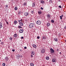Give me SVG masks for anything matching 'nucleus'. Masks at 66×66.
<instances>
[{"label":"nucleus","instance_id":"393cba45","mask_svg":"<svg viewBox=\"0 0 66 66\" xmlns=\"http://www.w3.org/2000/svg\"><path fill=\"white\" fill-rule=\"evenodd\" d=\"M9 39L11 40H12V37L10 38Z\"/></svg>","mask_w":66,"mask_h":66},{"label":"nucleus","instance_id":"e433bc0d","mask_svg":"<svg viewBox=\"0 0 66 66\" xmlns=\"http://www.w3.org/2000/svg\"><path fill=\"white\" fill-rule=\"evenodd\" d=\"M6 23L7 24H9V23L8 22H7V21L6 22Z\"/></svg>","mask_w":66,"mask_h":66},{"label":"nucleus","instance_id":"37998d69","mask_svg":"<svg viewBox=\"0 0 66 66\" xmlns=\"http://www.w3.org/2000/svg\"><path fill=\"white\" fill-rule=\"evenodd\" d=\"M32 55V54L31 55V57H33V55Z\"/></svg>","mask_w":66,"mask_h":66},{"label":"nucleus","instance_id":"a878e982","mask_svg":"<svg viewBox=\"0 0 66 66\" xmlns=\"http://www.w3.org/2000/svg\"><path fill=\"white\" fill-rule=\"evenodd\" d=\"M5 60L7 61V60H8V57H6L5 58Z\"/></svg>","mask_w":66,"mask_h":66},{"label":"nucleus","instance_id":"f257e3e1","mask_svg":"<svg viewBox=\"0 0 66 66\" xmlns=\"http://www.w3.org/2000/svg\"><path fill=\"white\" fill-rule=\"evenodd\" d=\"M35 24L34 23H31L29 24V27L30 28H33L35 26Z\"/></svg>","mask_w":66,"mask_h":66},{"label":"nucleus","instance_id":"5fc2aeb1","mask_svg":"<svg viewBox=\"0 0 66 66\" xmlns=\"http://www.w3.org/2000/svg\"><path fill=\"white\" fill-rule=\"evenodd\" d=\"M0 42H1V40H0Z\"/></svg>","mask_w":66,"mask_h":66},{"label":"nucleus","instance_id":"6e6d98bb","mask_svg":"<svg viewBox=\"0 0 66 66\" xmlns=\"http://www.w3.org/2000/svg\"><path fill=\"white\" fill-rule=\"evenodd\" d=\"M20 51H21V50H20Z\"/></svg>","mask_w":66,"mask_h":66},{"label":"nucleus","instance_id":"72a5a7b5","mask_svg":"<svg viewBox=\"0 0 66 66\" xmlns=\"http://www.w3.org/2000/svg\"><path fill=\"white\" fill-rule=\"evenodd\" d=\"M21 13V12H20V11L18 12V13H19V14H20Z\"/></svg>","mask_w":66,"mask_h":66},{"label":"nucleus","instance_id":"5701e85b","mask_svg":"<svg viewBox=\"0 0 66 66\" xmlns=\"http://www.w3.org/2000/svg\"><path fill=\"white\" fill-rule=\"evenodd\" d=\"M2 65L3 66H5V63H3L2 64Z\"/></svg>","mask_w":66,"mask_h":66},{"label":"nucleus","instance_id":"cd10ccee","mask_svg":"<svg viewBox=\"0 0 66 66\" xmlns=\"http://www.w3.org/2000/svg\"><path fill=\"white\" fill-rule=\"evenodd\" d=\"M60 19H62V18H63V17H62V16H60Z\"/></svg>","mask_w":66,"mask_h":66},{"label":"nucleus","instance_id":"3c124183","mask_svg":"<svg viewBox=\"0 0 66 66\" xmlns=\"http://www.w3.org/2000/svg\"><path fill=\"white\" fill-rule=\"evenodd\" d=\"M58 1H59V2H60L61 1V0H59Z\"/></svg>","mask_w":66,"mask_h":66},{"label":"nucleus","instance_id":"de8ad7c7","mask_svg":"<svg viewBox=\"0 0 66 66\" xmlns=\"http://www.w3.org/2000/svg\"><path fill=\"white\" fill-rule=\"evenodd\" d=\"M18 21H19V22H20V20H19Z\"/></svg>","mask_w":66,"mask_h":66},{"label":"nucleus","instance_id":"c9c22d12","mask_svg":"<svg viewBox=\"0 0 66 66\" xmlns=\"http://www.w3.org/2000/svg\"><path fill=\"white\" fill-rule=\"evenodd\" d=\"M39 36H38L37 37V38H38V39H39Z\"/></svg>","mask_w":66,"mask_h":66},{"label":"nucleus","instance_id":"bb28decb","mask_svg":"<svg viewBox=\"0 0 66 66\" xmlns=\"http://www.w3.org/2000/svg\"><path fill=\"white\" fill-rule=\"evenodd\" d=\"M49 3H52V0H50L49 1Z\"/></svg>","mask_w":66,"mask_h":66},{"label":"nucleus","instance_id":"2eb2a0df","mask_svg":"<svg viewBox=\"0 0 66 66\" xmlns=\"http://www.w3.org/2000/svg\"><path fill=\"white\" fill-rule=\"evenodd\" d=\"M38 13L39 14H41L42 13V12L41 11H39L38 12Z\"/></svg>","mask_w":66,"mask_h":66},{"label":"nucleus","instance_id":"f8f14e48","mask_svg":"<svg viewBox=\"0 0 66 66\" xmlns=\"http://www.w3.org/2000/svg\"><path fill=\"white\" fill-rule=\"evenodd\" d=\"M54 41H55V42H57V41H58V39H57V38H54Z\"/></svg>","mask_w":66,"mask_h":66},{"label":"nucleus","instance_id":"4be33fe9","mask_svg":"<svg viewBox=\"0 0 66 66\" xmlns=\"http://www.w3.org/2000/svg\"><path fill=\"white\" fill-rule=\"evenodd\" d=\"M18 9H17V7H15V8H14V9L15 10H17Z\"/></svg>","mask_w":66,"mask_h":66},{"label":"nucleus","instance_id":"49530a36","mask_svg":"<svg viewBox=\"0 0 66 66\" xmlns=\"http://www.w3.org/2000/svg\"><path fill=\"white\" fill-rule=\"evenodd\" d=\"M59 54H62V53H61V52H60L59 53Z\"/></svg>","mask_w":66,"mask_h":66},{"label":"nucleus","instance_id":"c756f323","mask_svg":"<svg viewBox=\"0 0 66 66\" xmlns=\"http://www.w3.org/2000/svg\"><path fill=\"white\" fill-rule=\"evenodd\" d=\"M17 56L18 57V58H19V57H20V55H18Z\"/></svg>","mask_w":66,"mask_h":66},{"label":"nucleus","instance_id":"aec40b11","mask_svg":"<svg viewBox=\"0 0 66 66\" xmlns=\"http://www.w3.org/2000/svg\"><path fill=\"white\" fill-rule=\"evenodd\" d=\"M14 22L15 24H16L17 22V21H14Z\"/></svg>","mask_w":66,"mask_h":66},{"label":"nucleus","instance_id":"1a4fd4ad","mask_svg":"<svg viewBox=\"0 0 66 66\" xmlns=\"http://www.w3.org/2000/svg\"><path fill=\"white\" fill-rule=\"evenodd\" d=\"M20 25L21 26H23V23L22 22H20L19 23Z\"/></svg>","mask_w":66,"mask_h":66},{"label":"nucleus","instance_id":"6e6552de","mask_svg":"<svg viewBox=\"0 0 66 66\" xmlns=\"http://www.w3.org/2000/svg\"><path fill=\"white\" fill-rule=\"evenodd\" d=\"M32 46H33L34 48L36 49L37 46L35 44H33L32 45Z\"/></svg>","mask_w":66,"mask_h":66},{"label":"nucleus","instance_id":"39448f33","mask_svg":"<svg viewBox=\"0 0 66 66\" xmlns=\"http://www.w3.org/2000/svg\"><path fill=\"white\" fill-rule=\"evenodd\" d=\"M24 15L27 16L29 15V13L28 12H25L24 13Z\"/></svg>","mask_w":66,"mask_h":66},{"label":"nucleus","instance_id":"a18cd8bd","mask_svg":"<svg viewBox=\"0 0 66 66\" xmlns=\"http://www.w3.org/2000/svg\"><path fill=\"white\" fill-rule=\"evenodd\" d=\"M22 19H21L20 20V21H22Z\"/></svg>","mask_w":66,"mask_h":66},{"label":"nucleus","instance_id":"7ed1b4c3","mask_svg":"<svg viewBox=\"0 0 66 66\" xmlns=\"http://www.w3.org/2000/svg\"><path fill=\"white\" fill-rule=\"evenodd\" d=\"M50 50L51 51V53H54V50H53V49L52 48H51L50 49Z\"/></svg>","mask_w":66,"mask_h":66},{"label":"nucleus","instance_id":"9b49d317","mask_svg":"<svg viewBox=\"0 0 66 66\" xmlns=\"http://www.w3.org/2000/svg\"><path fill=\"white\" fill-rule=\"evenodd\" d=\"M35 3H33L32 4V7H35Z\"/></svg>","mask_w":66,"mask_h":66},{"label":"nucleus","instance_id":"ea45409f","mask_svg":"<svg viewBox=\"0 0 66 66\" xmlns=\"http://www.w3.org/2000/svg\"><path fill=\"white\" fill-rule=\"evenodd\" d=\"M6 6L7 7H8V5H6Z\"/></svg>","mask_w":66,"mask_h":66},{"label":"nucleus","instance_id":"8fccbe9b","mask_svg":"<svg viewBox=\"0 0 66 66\" xmlns=\"http://www.w3.org/2000/svg\"><path fill=\"white\" fill-rule=\"evenodd\" d=\"M62 15V17H63L64 16V15Z\"/></svg>","mask_w":66,"mask_h":66},{"label":"nucleus","instance_id":"4468645a","mask_svg":"<svg viewBox=\"0 0 66 66\" xmlns=\"http://www.w3.org/2000/svg\"><path fill=\"white\" fill-rule=\"evenodd\" d=\"M50 24L49 23H47V26L48 27H49V26H50Z\"/></svg>","mask_w":66,"mask_h":66},{"label":"nucleus","instance_id":"ddd939ff","mask_svg":"<svg viewBox=\"0 0 66 66\" xmlns=\"http://www.w3.org/2000/svg\"><path fill=\"white\" fill-rule=\"evenodd\" d=\"M2 23H0V28H1L2 27Z\"/></svg>","mask_w":66,"mask_h":66},{"label":"nucleus","instance_id":"0eeeda50","mask_svg":"<svg viewBox=\"0 0 66 66\" xmlns=\"http://www.w3.org/2000/svg\"><path fill=\"white\" fill-rule=\"evenodd\" d=\"M32 55H34L35 54V53L33 51H32L31 52Z\"/></svg>","mask_w":66,"mask_h":66},{"label":"nucleus","instance_id":"58836bf2","mask_svg":"<svg viewBox=\"0 0 66 66\" xmlns=\"http://www.w3.org/2000/svg\"><path fill=\"white\" fill-rule=\"evenodd\" d=\"M12 51H13V52H14V51H15V50H12Z\"/></svg>","mask_w":66,"mask_h":66},{"label":"nucleus","instance_id":"473e14b6","mask_svg":"<svg viewBox=\"0 0 66 66\" xmlns=\"http://www.w3.org/2000/svg\"><path fill=\"white\" fill-rule=\"evenodd\" d=\"M31 13L32 14H34V11H31Z\"/></svg>","mask_w":66,"mask_h":66},{"label":"nucleus","instance_id":"603ef678","mask_svg":"<svg viewBox=\"0 0 66 66\" xmlns=\"http://www.w3.org/2000/svg\"><path fill=\"white\" fill-rule=\"evenodd\" d=\"M65 28L66 29V26L65 27Z\"/></svg>","mask_w":66,"mask_h":66},{"label":"nucleus","instance_id":"4c0bfd02","mask_svg":"<svg viewBox=\"0 0 66 66\" xmlns=\"http://www.w3.org/2000/svg\"><path fill=\"white\" fill-rule=\"evenodd\" d=\"M57 51H59V49H57Z\"/></svg>","mask_w":66,"mask_h":66},{"label":"nucleus","instance_id":"9d476101","mask_svg":"<svg viewBox=\"0 0 66 66\" xmlns=\"http://www.w3.org/2000/svg\"><path fill=\"white\" fill-rule=\"evenodd\" d=\"M45 50L44 49L42 50V51H41L42 53H45Z\"/></svg>","mask_w":66,"mask_h":66},{"label":"nucleus","instance_id":"6ab92c4d","mask_svg":"<svg viewBox=\"0 0 66 66\" xmlns=\"http://www.w3.org/2000/svg\"><path fill=\"white\" fill-rule=\"evenodd\" d=\"M30 65L31 66H34V64L33 63H31L30 64Z\"/></svg>","mask_w":66,"mask_h":66},{"label":"nucleus","instance_id":"b1692460","mask_svg":"<svg viewBox=\"0 0 66 66\" xmlns=\"http://www.w3.org/2000/svg\"><path fill=\"white\" fill-rule=\"evenodd\" d=\"M26 3H24L23 4V5H26Z\"/></svg>","mask_w":66,"mask_h":66},{"label":"nucleus","instance_id":"dca6fc26","mask_svg":"<svg viewBox=\"0 0 66 66\" xmlns=\"http://www.w3.org/2000/svg\"><path fill=\"white\" fill-rule=\"evenodd\" d=\"M46 59L47 60H48L49 59V57L48 56H47L46 57Z\"/></svg>","mask_w":66,"mask_h":66},{"label":"nucleus","instance_id":"f03ea898","mask_svg":"<svg viewBox=\"0 0 66 66\" xmlns=\"http://www.w3.org/2000/svg\"><path fill=\"white\" fill-rule=\"evenodd\" d=\"M36 23L37 24H41V22H40V21L38 20L37 21Z\"/></svg>","mask_w":66,"mask_h":66},{"label":"nucleus","instance_id":"a19ab883","mask_svg":"<svg viewBox=\"0 0 66 66\" xmlns=\"http://www.w3.org/2000/svg\"><path fill=\"white\" fill-rule=\"evenodd\" d=\"M21 39H23V37H21Z\"/></svg>","mask_w":66,"mask_h":66},{"label":"nucleus","instance_id":"f3484780","mask_svg":"<svg viewBox=\"0 0 66 66\" xmlns=\"http://www.w3.org/2000/svg\"><path fill=\"white\" fill-rule=\"evenodd\" d=\"M47 17L48 18H50V15L49 14H47Z\"/></svg>","mask_w":66,"mask_h":66},{"label":"nucleus","instance_id":"20e7f679","mask_svg":"<svg viewBox=\"0 0 66 66\" xmlns=\"http://www.w3.org/2000/svg\"><path fill=\"white\" fill-rule=\"evenodd\" d=\"M19 32L20 33H22L23 32V30L22 29H20L19 30Z\"/></svg>","mask_w":66,"mask_h":66},{"label":"nucleus","instance_id":"c85d7f7f","mask_svg":"<svg viewBox=\"0 0 66 66\" xmlns=\"http://www.w3.org/2000/svg\"><path fill=\"white\" fill-rule=\"evenodd\" d=\"M51 22L52 23H54V20H51Z\"/></svg>","mask_w":66,"mask_h":66},{"label":"nucleus","instance_id":"7c9ffc66","mask_svg":"<svg viewBox=\"0 0 66 66\" xmlns=\"http://www.w3.org/2000/svg\"><path fill=\"white\" fill-rule=\"evenodd\" d=\"M19 28H22V27H21L20 26H19L18 27Z\"/></svg>","mask_w":66,"mask_h":66},{"label":"nucleus","instance_id":"79ce46f5","mask_svg":"<svg viewBox=\"0 0 66 66\" xmlns=\"http://www.w3.org/2000/svg\"><path fill=\"white\" fill-rule=\"evenodd\" d=\"M24 49H27V47H24Z\"/></svg>","mask_w":66,"mask_h":66},{"label":"nucleus","instance_id":"a211bd4d","mask_svg":"<svg viewBox=\"0 0 66 66\" xmlns=\"http://www.w3.org/2000/svg\"><path fill=\"white\" fill-rule=\"evenodd\" d=\"M14 37H16L17 36V35L16 34H15L14 35Z\"/></svg>","mask_w":66,"mask_h":66},{"label":"nucleus","instance_id":"423d86ee","mask_svg":"<svg viewBox=\"0 0 66 66\" xmlns=\"http://www.w3.org/2000/svg\"><path fill=\"white\" fill-rule=\"evenodd\" d=\"M52 62H56V59H54L52 60Z\"/></svg>","mask_w":66,"mask_h":66},{"label":"nucleus","instance_id":"2f4dec72","mask_svg":"<svg viewBox=\"0 0 66 66\" xmlns=\"http://www.w3.org/2000/svg\"><path fill=\"white\" fill-rule=\"evenodd\" d=\"M59 8H60V9H61V8H62V6H61V5H60V6H59Z\"/></svg>","mask_w":66,"mask_h":66},{"label":"nucleus","instance_id":"f704fd0d","mask_svg":"<svg viewBox=\"0 0 66 66\" xmlns=\"http://www.w3.org/2000/svg\"><path fill=\"white\" fill-rule=\"evenodd\" d=\"M40 9H41V10H43V8L42 7H41L40 8Z\"/></svg>","mask_w":66,"mask_h":66},{"label":"nucleus","instance_id":"c03bdc74","mask_svg":"<svg viewBox=\"0 0 66 66\" xmlns=\"http://www.w3.org/2000/svg\"><path fill=\"white\" fill-rule=\"evenodd\" d=\"M43 39H45V37L43 36Z\"/></svg>","mask_w":66,"mask_h":66},{"label":"nucleus","instance_id":"864d4df0","mask_svg":"<svg viewBox=\"0 0 66 66\" xmlns=\"http://www.w3.org/2000/svg\"><path fill=\"white\" fill-rule=\"evenodd\" d=\"M65 42H66V40H65Z\"/></svg>","mask_w":66,"mask_h":66},{"label":"nucleus","instance_id":"09e8293b","mask_svg":"<svg viewBox=\"0 0 66 66\" xmlns=\"http://www.w3.org/2000/svg\"><path fill=\"white\" fill-rule=\"evenodd\" d=\"M1 44H3V42H1Z\"/></svg>","mask_w":66,"mask_h":66},{"label":"nucleus","instance_id":"412c9836","mask_svg":"<svg viewBox=\"0 0 66 66\" xmlns=\"http://www.w3.org/2000/svg\"><path fill=\"white\" fill-rule=\"evenodd\" d=\"M40 2H41L42 3H45V2H44V1H41Z\"/></svg>","mask_w":66,"mask_h":66}]
</instances>
